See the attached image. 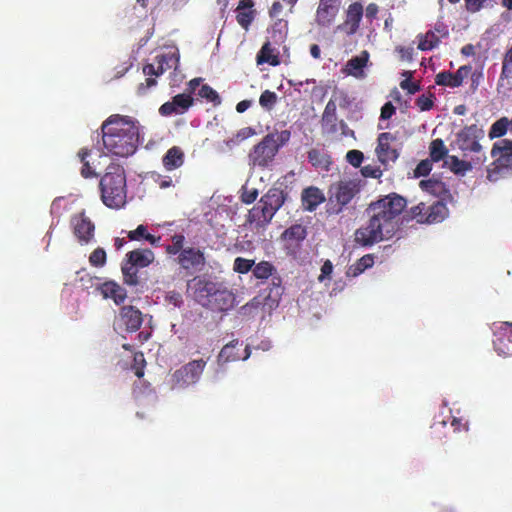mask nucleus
I'll use <instances>...</instances> for the list:
<instances>
[{"mask_svg":"<svg viewBox=\"0 0 512 512\" xmlns=\"http://www.w3.org/2000/svg\"><path fill=\"white\" fill-rule=\"evenodd\" d=\"M105 149L119 157H128L135 153L141 141L143 127L129 116L111 115L102 125Z\"/></svg>","mask_w":512,"mask_h":512,"instance_id":"obj_1","label":"nucleus"},{"mask_svg":"<svg viewBox=\"0 0 512 512\" xmlns=\"http://www.w3.org/2000/svg\"><path fill=\"white\" fill-rule=\"evenodd\" d=\"M188 289L200 305L211 310L224 312L236 305L234 293L221 282L194 278Z\"/></svg>","mask_w":512,"mask_h":512,"instance_id":"obj_2","label":"nucleus"},{"mask_svg":"<svg viewBox=\"0 0 512 512\" xmlns=\"http://www.w3.org/2000/svg\"><path fill=\"white\" fill-rule=\"evenodd\" d=\"M101 198L103 203L114 209L123 207L126 203V175L119 165H110L100 181Z\"/></svg>","mask_w":512,"mask_h":512,"instance_id":"obj_3","label":"nucleus"},{"mask_svg":"<svg viewBox=\"0 0 512 512\" xmlns=\"http://www.w3.org/2000/svg\"><path fill=\"white\" fill-rule=\"evenodd\" d=\"M285 201V195L279 188H271L260 203L249 211L248 221L257 227L267 225Z\"/></svg>","mask_w":512,"mask_h":512,"instance_id":"obj_4","label":"nucleus"},{"mask_svg":"<svg viewBox=\"0 0 512 512\" xmlns=\"http://www.w3.org/2000/svg\"><path fill=\"white\" fill-rule=\"evenodd\" d=\"M493 162L487 170V178L495 182L512 174V141L501 139L494 143L491 150Z\"/></svg>","mask_w":512,"mask_h":512,"instance_id":"obj_5","label":"nucleus"},{"mask_svg":"<svg viewBox=\"0 0 512 512\" xmlns=\"http://www.w3.org/2000/svg\"><path fill=\"white\" fill-rule=\"evenodd\" d=\"M406 206V201L399 195H388L370 205L369 211L372 216L378 218L383 224L389 223L392 231L398 227V216Z\"/></svg>","mask_w":512,"mask_h":512,"instance_id":"obj_6","label":"nucleus"},{"mask_svg":"<svg viewBox=\"0 0 512 512\" xmlns=\"http://www.w3.org/2000/svg\"><path fill=\"white\" fill-rule=\"evenodd\" d=\"M394 232L389 223L383 224L371 215L368 224L355 232V241L363 246L372 245L384 239L390 238Z\"/></svg>","mask_w":512,"mask_h":512,"instance_id":"obj_7","label":"nucleus"},{"mask_svg":"<svg viewBox=\"0 0 512 512\" xmlns=\"http://www.w3.org/2000/svg\"><path fill=\"white\" fill-rule=\"evenodd\" d=\"M278 150V139L274 134H268L249 153V162L253 166L266 167L273 161Z\"/></svg>","mask_w":512,"mask_h":512,"instance_id":"obj_8","label":"nucleus"},{"mask_svg":"<svg viewBox=\"0 0 512 512\" xmlns=\"http://www.w3.org/2000/svg\"><path fill=\"white\" fill-rule=\"evenodd\" d=\"M357 185L352 181H340L330 186L328 203L330 208L339 213L357 193Z\"/></svg>","mask_w":512,"mask_h":512,"instance_id":"obj_9","label":"nucleus"},{"mask_svg":"<svg viewBox=\"0 0 512 512\" xmlns=\"http://www.w3.org/2000/svg\"><path fill=\"white\" fill-rule=\"evenodd\" d=\"M206 362L202 359L193 360L172 375V387L183 389L198 382L205 368Z\"/></svg>","mask_w":512,"mask_h":512,"instance_id":"obj_10","label":"nucleus"},{"mask_svg":"<svg viewBox=\"0 0 512 512\" xmlns=\"http://www.w3.org/2000/svg\"><path fill=\"white\" fill-rule=\"evenodd\" d=\"M179 58V51L176 48H167L155 57L153 63L144 66L143 73L146 76H159L168 69L176 70Z\"/></svg>","mask_w":512,"mask_h":512,"instance_id":"obj_11","label":"nucleus"},{"mask_svg":"<svg viewBox=\"0 0 512 512\" xmlns=\"http://www.w3.org/2000/svg\"><path fill=\"white\" fill-rule=\"evenodd\" d=\"M483 137V130L476 125L465 127L457 134V145L462 151L480 152L479 139Z\"/></svg>","mask_w":512,"mask_h":512,"instance_id":"obj_12","label":"nucleus"},{"mask_svg":"<svg viewBox=\"0 0 512 512\" xmlns=\"http://www.w3.org/2000/svg\"><path fill=\"white\" fill-rule=\"evenodd\" d=\"M494 347L501 356H512V322H503L495 327Z\"/></svg>","mask_w":512,"mask_h":512,"instance_id":"obj_13","label":"nucleus"},{"mask_svg":"<svg viewBox=\"0 0 512 512\" xmlns=\"http://www.w3.org/2000/svg\"><path fill=\"white\" fill-rule=\"evenodd\" d=\"M394 139V136L387 132L381 133L378 137V144L375 152L378 160L383 165L395 162L399 156L397 149L392 146Z\"/></svg>","mask_w":512,"mask_h":512,"instance_id":"obj_14","label":"nucleus"},{"mask_svg":"<svg viewBox=\"0 0 512 512\" xmlns=\"http://www.w3.org/2000/svg\"><path fill=\"white\" fill-rule=\"evenodd\" d=\"M369 62V53L362 51L360 55L354 56L347 61L342 68V72L347 76H352L358 80H363L367 77L366 68Z\"/></svg>","mask_w":512,"mask_h":512,"instance_id":"obj_15","label":"nucleus"},{"mask_svg":"<svg viewBox=\"0 0 512 512\" xmlns=\"http://www.w3.org/2000/svg\"><path fill=\"white\" fill-rule=\"evenodd\" d=\"M178 262L184 269L193 271H201L205 265V257L201 250L188 247L181 251Z\"/></svg>","mask_w":512,"mask_h":512,"instance_id":"obj_16","label":"nucleus"},{"mask_svg":"<svg viewBox=\"0 0 512 512\" xmlns=\"http://www.w3.org/2000/svg\"><path fill=\"white\" fill-rule=\"evenodd\" d=\"M75 236L80 242L88 243L94 235V224L84 213L76 215L72 219Z\"/></svg>","mask_w":512,"mask_h":512,"instance_id":"obj_17","label":"nucleus"},{"mask_svg":"<svg viewBox=\"0 0 512 512\" xmlns=\"http://www.w3.org/2000/svg\"><path fill=\"white\" fill-rule=\"evenodd\" d=\"M119 321L127 331L134 332L142 324V313L133 306H124L121 309Z\"/></svg>","mask_w":512,"mask_h":512,"instance_id":"obj_18","label":"nucleus"},{"mask_svg":"<svg viewBox=\"0 0 512 512\" xmlns=\"http://www.w3.org/2000/svg\"><path fill=\"white\" fill-rule=\"evenodd\" d=\"M338 11V0H320L316 13L317 22L328 25L334 19Z\"/></svg>","mask_w":512,"mask_h":512,"instance_id":"obj_19","label":"nucleus"},{"mask_svg":"<svg viewBox=\"0 0 512 512\" xmlns=\"http://www.w3.org/2000/svg\"><path fill=\"white\" fill-rule=\"evenodd\" d=\"M448 215V209L446 205L437 201L434 204L427 206L426 217L419 218V223L433 224L443 221Z\"/></svg>","mask_w":512,"mask_h":512,"instance_id":"obj_20","label":"nucleus"},{"mask_svg":"<svg viewBox=\"0 0 512 512\" xmlns=\"http://www.w3.org/2000/svg\"><path fill=\"white\" fill-rule=\"evenodd\" d=\"M100 294L105 299H112L115 304L122 303L126 298V291L123 287L115 282H105L99 288Z\"/></svg>","mask_w":512,"mask_h":512,"instance_id":"obj_21","label":"nucleus"},{"mask_svg":"<svg viewBox=\"0 0 512 512\" xmlns=\"http://www.w3.org/2000/svg\"><path fill=\"white\" fill-rule=\"evenodd\" d=\"M325 200L323 192L316 187H309L302 193V202L306 210L313 211Z\"/></svg>","mask_w":512,"mask_h":512,"instance_id":"obj_22","label":"nucleus"},{"mask_svg":"<svg viewBox=\"0 0 512 512\" xmlns=\"http://www.w3.org/2000/svg\"><path fill=\"white\" fill-rule=\"evenodd\" d=\"M162 163L167 171H172L181 167L184 163L183 151L177 146L170 148L164 155Z\"/></svg>","mask_w":512,"mask_h":512,"instance_id":"obj_23","label":"nucleus"},{"mask_svg":"<svg viewBox=\"0 0 512 512\" xmlns=\"http://www.w3.org/2000/svg\"><path fill=\"white\" fill-rule=\"evenodd\" d=\"M137 268L147 267L154 260V253L149 249L134 250L126 255Z\"/></svg>","mask_w":512,"mask_h":512,"instance_id":"obj_24","label":"nucleus"},{"mask_svg":"<svg viewBox=\"0 0 512 512\" xmlns=\"http://www.w3.org/2000/svg\"><path fill=\"white\" fill-rule=\"evenodd\" d=\"M251 6V0H243L237 8V21L245 29L248 28L253 19V13L250 10Z\"/></svg>","mask_w":512,"mask_h":512,"instance_id":"obj_25","label":"nucleus"},{"mask_svg":"<svg viewBox=\"0 0 512 512\" xmlns=\"http://www.w3.org/2000/svg\"><path fill=\"white\" fill-rule=\"evenodd\" d=\"M239 345L238 340L231 341L229 344L225 345L217 358V362L220 366L223 364L230 362V361H236L239 360L241 357L238 353L235 352L236 346Z\"/></svg>","mask_w":512,"mask_h":512,"instance_id":"obj_26","label":"nucleus"},{"mask_svg":"<svg viewBox=\"0 0 512 512\" xmlns=\"http://www.w3.org/2000/svg\"><path fill=\"white\" fill-rule=\"evenodd\" d=\"M362 14L363 8L361 4L354 3L349 6L347 12V25L350 26V33H354L357 30L362 18Z\"/></svg>","mask_w":512,"mask_h":512,"instance_id":"obj_27","label":"nucleus"},{"mask_svg":"<svg viewBox=\"0 0 512 512\" xmlns=\"http://www.w3.org/2000/svg\"><path fill=\"white\" fill-rule=\"evenodd\" d=\"M257 63H269L270 65L276 66L279 64L277 55L274 53V49L270 43H265L257 55Z\"/></svg>","mask_w":512,"mask_h":512,"instance_id":"obj_28","label":"nucleus"},{"mask_svg":"<svg viewBox=\"0 0 512 512\" xmlns=\"http://www.w3.org/2000/svg\"><path fill=\"white\" fill-rule=\"evenodd\" d=\"M512 78V45L505 54L501 75L498 81V87H504L505 81Z\"/></svg>","mask_w":512,"mask_h":512,"instance_id":"obj_29","label":"nucleus"},{"mask_svg":"<svg viewBox=\"0 0 512 512\" xmlns=\"http://www.w3.org/2000/svg\"><path fill=\"white\" fill-rule=\"evenodd\" d=\"M121 269L126 284L136 285L138 283L137 267L131 261L126 258Z\"/></svg>","mask_w":512,"mask_h":512,"instance_id":"obj_30","label":"nucleus"},{"mask_svg":"<svg viewBox=\"0 0 512 512\" xmlns=\"http://www.w3.org/2000/svg\"><path fill=\"white\" fill-rule=\"evenodd\" d=\"M509 120L506 117H502L497 120L490 128L489 137L491 139L502 137L509 131Z\"/></svg>","mask_w":512,"mask_h":512,"instance_id":"obj_31","label":"nucleus"},{"mask_svg":"<svg viewBox=\"0 0 512 512\" xmlns=\"http://www.w3.org/2000/svg\"><path fill=\"white\" fill-rule=\"evenodd\" d=\"M254 134V131L250 127H245L240 129L233 137L229 138L225 141V145L228 149H233L235 146L239 145L243 140L251 137Z\"/></svg>","mask_w":512,"mask_h":512,"instance_id":"obj_32","label":"nucleus"},{"mask_svg":"<svg viewBox=\"0 0 512 512\" xmlns=\"http://www.w3.org/2000/svg\"><path fill=\"white\" fill-rule=\"evenodd\" d=\"M419 185L423 191L433 195H440L445 191L444 184L436 179L422 180Z\"/></svg>","mask_w":512,"mask_h":512,"instance_id":"obj_33","label":"nucleus"},{"mask_svg":"<svg viewBox=\"0 0 512 512\" xmlns=\"http://www.w3.org/2000/svg\"><path fill=\"white\" fill-rule=\"evenodd\" d=\"M373 264H374L373 256L370 254H367V255L363 256L361 259H359V261L350 268L349 273L352 274V276L356 277L359 274H361L362 272H364L367 268L372 267Z\"/></svg>","mask_w":512,"mask_h":512,"instance_id":"obj_34","label":"nucleus"},{"mask_svg":"<svg viewBox=\"0 0 512 512\" xmlns=\"http://www.w3.org/2000/svg\"><path fill=\"white\" fill-rule=\"evenodd\" d=\"M447 154V149L441 139L433 140L430 146V155L433 161H440Z\"/></svg>","mask_w":512,"mask_h":512,"instance_id":"obj_35","label":"nucleus"},{"mask_svg":"<svg viewBox=\"0 0 512 512\" xmlns=\"http://www.w3.org/2000/svg\"><path fill=\"white\" fill-rule=\"evenodd\" d=\"M277 99L278 97L275 92L265 90L259 98V104L263 109L270 111L275 106Z\"/></svg>","mask_w":512,"mask_h":512,"instance_id":"obj_36","label":"nucleus"},{"mask_svg":"<svg viewBox=\"0 0 512 512\" xmlns=\"http://www.w3.org/2000/svg\"><path fill=\"white\" fill-rule=\"evenodd\" d=\"M446 164L457 174H464L466 171L471 169V165L469 163L461 161L455 156L448 157Z\"/></svg>","mask_w":512,"mask_h":512,"instance_id":"obj_37","label":"nucleus"},{"mask_svg":"<svg viewBox=\"0 0 512 512\" xmlns=\"http://www.w3.org/2000/svg\"><path fill=\"white\" fill-rule=\"evenodd\" d=\"M273 270L274 268L269 262L262 261L255 266L253 274L258 279H267L272 275Z\"/></svg>","mask_w":512,"mask_h":512,"instance_id":"obj_38","label":"nucleus"},{"mask_svg":"<svg viewBox=\"0 0 512 512\" xmlns=\"http://www.w3.org/2000/svg\"><path fill=\"white\" fill-rule=\"evenodd\" d=\"M172 102L177 109V113L181 114L190 107L192 99L189 95L179 94L173 98Z\"/></svg>","mask_w":512,"mask_h":512,"instance_id":"obj_39","label":"nucleus"},{"mask_svg":"<svg viewBox=\"0 0 512 512\" xmlns=\"http://www.w3.org/2000/svg\"><path fill=\"white\" fill-rule=\"evenodd\" d=\"M253 265H254V260L237 257L234 260L233 270L235 272L244 274V273L249 272L251 270V268L253 267Z\"/></svg>","mask_w":512,"mask_h":512,"instance_id":"obj_40","label":"nucleus"},{"mask_svg":"<svg viewBox=\"0 0 512 512\" xmlns=\"http://www.w3.org/2000/svg\"><path fill=\"white\" fill-rule=\"evenodd\" d=\"M198 94H199L200 97L205 98L208 101H210V102H212V103H214L216 105L220 104V102H221L218 93L213 88H211L208 85H203L199 89V93Z\"/></svg>","mask_w":512,"mask_h":512,"instance_id":"obj_41","label":"nucleus"},{"mask_svg":"<svg viewBox=\"0 0 512 512\" xmlns=\"http://www.w3.org/2000/svg\"><path fill=\"white\" fill-rule=\"evenodd\" d=\"M78 155L81 159V162H83V167L81 169L82 176L85 178L95 176V171L91 168L90 163L86 161V157L88 156V150L82 149Z\"/></svg>","mask_w":512,"mask_h":512,"instance_id":"obj_42","label":"nucleus"},{"mask_svg":"<svg viewBox=\"0 0 512 512\" xmlns=\"http://www.w3.org/2000/svg\"><path fill=\"white\" fill-rule=\"evenodd\" d=\"M437 41L438 39L434 33H427L419 40L418 48L420 50H430L436 46Z\"/></svg>","mask_w":512,"mask_h":512,"instance_id":"obj_43","label":"nucleus"},{"mask_svg":"<svg viewBox=\"0 0 512 512\" xmlns=\"http://www.w3.org/2000/svg\"><path fill=\"white\" fill-rule=\"evenodd\" d=\"M184 241H185V238L183 235H175L172 237V245H169L167 247V252L169 254H177V253H181V251L184 249L183 248V245H184Z\"/></svg>","mask_w":512,"mask_h":512,"instance_id":"obj_44","label":"nucleus"},{"mask_svg":"<svg viewBox=\"0 0 512 512\" xmlns=\"http://www.w3.org/2000/svg\"><path fill=\"white\" fill-rule=\"evenodd\" d=\"M308 159L312 163L313 166L322 167L327 165V160L324 155H322L318 150H311L308 153Z\"/></svg>","mask_w":512,"mask_h":512,"instance_id":"obj_45","label":"nucleus"},{"mask_svg":"<svg viewBox=\"0 0 512 512\" xmlns=\"http://www.w3.org/2000/svg\"><path fill=\"white\" fill-rule=\"evenodd\" d=\"M93 266H103L106 262V253L103 249L98 248L92 252L89 258Z\"/></svg>","mask_w":512,"mask_h":512,"instance_id":"obj_46","label":"nucleus"},{"mask_svg":"<svg viewBox=\"0 0 512 512\" xmlns=\"http://www.w3.org/2000/svg\"><path fill=\"white\" fill-rule=\"evenodd\" d=\"M436 83L438 85H444L449 87H458L454 85V74L450 72H441L436 75Z\"/></svg>","mask_w":512,"mask_h":512,"instance_id":"obj_47","label":"nucleus"},{"mask_svg":"<svg viewBox=\"0 0 512 512\" xmlns=\"http://www.w3.org/2000/svg\"><path fill=\"white\" fill-rule=\"evenodd\" d=\"M258 196V191L255 188H250L248 185L243 186L242 188V201L246 204H250L256 200Z\"/></svg>","mask_w":512,"mask_h":512,"instance_id":"obj_48","label":"nucleus"},{"mask_svg":"<svg viewBox=\"0 0 512 512\" xmlns=\"http://www.w3.org/2000/svg\"><path fill=\"white\" fill-rule=\"evenodd\" d=\"M285 236L289 239L301 240L305 238V230L302 226L295 225L285 231Z\"/></svg>","mask_w":512,"mask_h":512,"instance_id":"obj_49","label":"nucleus"},{"mask_svg":"<svg viewBox=\"0 0 512 512\" xmlns=\"http://www.w3.org/2000/svg\"><path fill=\"white\" fill-rule=\"evenodd\" d=\"M471 71L470 66H461L454 74V85L460 86L463 80L468 77Z\"/></svg>","mask_w":512,"mask_h":512,"instance_id":"obj_50","label":"nucleus"},{"mask_svg":"<svg viewBox=\"0 0 512 512\" xmlns=\"http://www.w3.org/2000/svg\"><path fill=\"white\" fill-rule=\"evenodd\" d=\"M347 161L354 167H359L363 160V153L359 150H350L346 155Z\"/></svg>","mask_w":512,"mask_h":512,"instance_id":"obj_51","label":"nucleus"},{"mask_svg":"<svg viewBox=\"0 0 512 512\" xmlns=\"http://www.w3.org/2000/svg\"><path fill=\"white\" fill-rule=\"evenodd\" d=\"M156 85V80L153 78H147L144 83H140L137 86L136 93L138 96H144L147 94L150 88H153Z\"/></svg>","mask_w":512,"mask_h":512,"instance_id":"obj_52","label":"nucleus"},{"mask_svg":"<svg viewBox=\"0 0 512 512\" xmlns=\"http://www.w3.org/2000/svg\"><path fill=\"white\" fill-rule=\"evenodd\" d=\"M431 170V163L428 160L421 161L414 170L415 177L427 175Z\"/></svg>","mask_w":512,"mask_h":512,"instance_id":"obj_53","label":"nucleus"},{"mask_svg":"<svg viewBox=\"0 0 512 512\" xmlns=\"http://www.w3.org/2000/svg\"><path fill=\"white\" fill-rule=\"evenodd\" d=\"M361 173L364 177H371V178H379L382 175V171L380 168L372 166V165H366L361 169Z\"/></svg>","mask_w":512,"mask_h":512,"instance_id":"obj_54","label":"nucleus"},{"mask_svg":"<svg viewBox=\"0 0 512 512\" xmlns=\"http://www.w3.org/2000/svg\"><path fill=\"white\" fill-rule=\"evenodd\" d=\"M261 300L258 297H255L251 300V302L242 306L240 312L244 315L251 314L254 310H257L261 305Z\"/></svg>","mask_w":512,"mask_h":512,"instance_id":"obj_55","label":"nucleus"},{"mask_svg":"<svg viewBox=\"0 0 512 512\" xmlns=\"http://www.w3.org/2000/svg\"><path fill=\"white\" fill-rule=\"evenodd\" d=\"M486 0H465L466 9L471 13L480 11L485 4Z\"/></svg>","mask_w":512,"mask_h":512,"instance_id":"obj_56","label":"nucleus"},{"mask_svg":"<svg viewBox=\"0 0 512 512\" xmlns=\"http://www.w3.org/2000/svg\"><path fill=\"white\" fill-rule=\"evenodd\" d=\"M411 214L413 218H416L417 222H419V218L426 217L427 215V205L423 202L419 203L411 208Z\"/></svg>","mask_w":512,"mask_h":512,"instance_id":"obj_57","label":"nucleus"},{"mask_svg":"<svg viewBox=\"0 0 512 512\" xmlns=\"http://www.w3.org/2000/svg\"><path fill=\"white\" fill-rule=\"evenodd\" d=\"M145 362L144 355L142 353H136L134 356V368H135V374L138 377L143 376V364Z\"/></svg>","mask_w":512,"mask_h":512,"instance_id":"obj_58","label":"nucleus"},{"mask_svg":"<svg viewBox=\"0 0 512 512\" xmlns=\"http://www.w3.org/2000/svg\"><path fill=\"white\" fill-rule=\"evenodd\" d=\"M332 271H333V265H332L331 261L326 260L324 262L323 266L321 267V274L319 275L318 280L320 282H323L327 277H329L331 275Z\"/></svg>","mask_w":512,"mask_h":512,"instance_id":"obj_59","label":"nucleus"},{"mask_svg":"<svg viewBox=\"0 0 512 512\" xmlns=\"http://www.w3.org/2000/svg\"><path fill=\"white\" fill-rule=\"evenodd\" d=\"M146 233V227L139 225L135 230L128 232V237L130 240H139L140 238H145Z\"/></svg>","mask_w":512,"mask_h":512,"instance_id":"obj_60","label":"nucleus"},{"mask_svg":"<svg viewBox=\"0 0 512 512\" xmlns=\"http://www.w3.org/2000/svg\"><path fill=\"white\" fill-rule=\"evenodd\" d=\"M159 112L163 116H169V115H172V114H178L177 113V109L175 108V106H174L172 101L164 103L160 107Z\"/></svg>","mask_w":512,"mask_h":512,"instance_id":"obj_61","label":"nucleus"},{"mask_svg":"<svg viewBox=\"0 0 512 512\" xmlns=\"http://www.w3.org/2000/svg\"><path fill=\"white\" fill-rule=\"evenodd\" d=\"M154 181L158 184L160 189H166L172 186V180L170 177H163L157 174L154 176Z\"/></svg>","mask_w":512,"mask_h":512,"instance_id":"obj_62","label":"nucleus"},{"mask_svg":"<svg viewBox=\"0 0 512 512\" xmlns=\"http://www.w3.org/2000/svg\"><path fill=\"white\" fill-rule=\"evenodd\" d=\"M166 300L169 304L173 305L174 307H179L182 304V297L179 293L176 292H170L166 296Z\"/></svg>","mask_w":512,"mask_h":512,"instance_id":"obj_63","label":"nucleus"},{"mask_svg":"<svg viewBox=\"0 0 512 512\" xmlns=\"http://www.w3.org/2000/svg\"><path fill=\"white\" fill-rule=\"evenodd\" d=\"M417 105L422 111L429 110L433 106V101L426 96H421L417 100Z\"/></svg>","mask_w":512,"mask_h":512,"instance_id":"obj_64","label":"nucleus"}]
</instances>
